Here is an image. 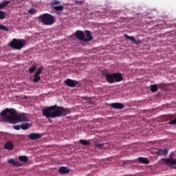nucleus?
Here are the masks:
<instances>
[{"label": "nucleus", "instance_id": "nucleus-19", "mask_svg": "<svg viewBox=\"0 0 176 176\" xmlns=\"http://www.w3.org/2000/svg\"><path fill=\"white\" fill-rule=\"evenodd\" d=\"M138 161L140 162V163H142L143 164H149V161L145 157H138Z\"/></svg>", "mask_w": 176, "mask_h": 176}, {"label": "nucleus", "instance_id": "nucleus-5", "mask_svg": "<svg viewBox=\"0 0 176 176\" xmlns=\"http://www.w3.org/2000/svg\"><path fill=\"white\" fill-rule=\"evenodd\" d=\"M43 71V67L41 66L40 67H38L34 74V79H33V82L34 83H38V82H39V80H41V74H42V72Z\"/></svg>", "mask_w": 176, "mask_h": 176}, {"label": "nucleus", "instance_id": "nucleus-3", "mask_svg": "<svg viewBox=\"0 0 176 176\" xmlns=\"http://www.w3.org/2000/svg\"><path fill=\"white\" fill-rule=\"evenodd\" d=\"M25 43H27V41L24 39L13 38L12 41L10 42L9 46L15 50H21V49L25 46Z\"/></svg>", "mask_w": 176, "mask_h": 176}, {"label": "nucleus", "instance_id": "nucleus-8", "mask_svg": "<svg viewBox=\"0 0 176 176\" xmlns=\"http://www.w3.org/2000/svg\"><path fill=\"white\" fill-rule=\"evenodd\" d=\"M104 78L108 83H115V74L113 73L107 74L104 76Z\"/></svg>", "mask_w": 176, "mask_h": 176}, {"label": "nucleus", "instance_id": "nucleus-24", "mask_svg": "<svg viewBox=\"0 0 176 176\" xmlns=\"http://www.w3.org/2000/svg\"><path fill=\"white\" fill-rule=\"evenodd\" d=\"M54 10L60 11V10H64V6H54Z\"/></svg>", "mask_w": 176, "mask_h": 176}, {"label": "nucleus", "instance_id": "nucleus-28", "mask_svg": "<svg viewBox=\"0 0 176 176\" xmlns=\"http://www.w3.org/2000/svg\"><path fill=\"white\" fill-rule=\"evenodd\" d=\"M95 146L96 148H102V146H104V143H96Z\"/></svg>", "mask_w": 176, "mask_h": 176}, {"label": "nucleus", "instance_id": "nucleus-33", "mask_svg": "<svg viewBox=\"0 0 176 176\" xmlns=\"http://www.w3.org/2000/svg\"><path fill=\"white\" fill-rule=\"evenodd\" d=\"M75 3H76L78 5V3H82V1H78L76 0Z\"/></svg>", "mask_w": 176, "mask_h": 176}, {"label": "nucleus", "instance_id": "nucleus-21", "mask_svg": "<svg viewBox=\"0 0 176 176\" xmlns=\"http://www.w3.org/2000/svg\"><path fill=\"white\" fill-rule=\"evenodd\" d=\"M19 160L20 162H23V163H27L28 162V157L23 155V156H19Z\"/></svg>", "mask_w": 176, "mask_h": 176}, {"label": "nucleus", "instance_id": "nucleus-22", "mask_svg": "<svg viewBox=\"0 0 176 176\" xmlns=\"http://www.w3.org/2000/svg\"><path fill=\"white\" fill-rule=\"evenodd\" d=\"M21 129L22 130H28V129H30V124L28 123L21 124Z\"/></svg>", "mask_w": 176, "mask_h": 176}, {"label": "nucleus", "instance_id": "nucleus-1", "mask_svg": "<svg viewBox=\"0 0 176 176\" xmlns=\"http://www.w3.org/2000/svg\"><path fill=\"white\" fill-rule=\"evenodd\" d=\"M1 122L8 123H17L21 122H30L28 114L25 113H17L14 109H5L0 113Z\"/></svg>", "mask_w": 176, "mask_h": 176}, {"label": "nucleus", "instance_id": "nucleus-14", "mask_svg": "<svg viewBox=\"0 0 176 176\" xmlns=\"http://www.w3.org/2000/svg\"><path fill=\"white\" fill-rule=\"evenodd\" d=\"M110 107H111V108H114L115 109H123V108H124L123 104L119 102L111 103Z\"/></svg>", "mask_w": 176, "mask_h": 176}, {"label": "nucleus", "instance_id": "nucleus-32", "mask_svg": "<svg viewBox=\"0 0 176 176\" xmlns=\"http://www.w3.org/2000/svg\"><path fill=\"white\" fill-rule=\"evenodd\" d=\"M116 12H115V11L110 12V16H116Z\"/></svg>", "mask_w": 176, "mask_h": 176}, {"label": "nucleus", "instance_id": "nucleus-4", "mask_svg": "<svg viewBox=\"0 0 176 176\" xmlns=\"http://www.w3.org/2000/svg\"><path fill=\"white\" fill-rule=\"evenodd\" d=\"M38 18L41 22L45 25H52V24H54V17L50 14H43L40 15Z\"/></svg>", "mask_w": 176, "mask_h": 176}, {"label": "nucleus", "instance_id": "nucleus-10", "mask_svg": "<svg viewBox=\"0 0 176 176\" xmlns=\"http://www.w3.org/2000/svg\"><path fill=\"white\" fill-rule=\"evenodd\" d=\"M124 38H126V39H129V41H131V42H133V43L135 45H141L142 42L140 40H135V37L132 36H129L127 34H124Z\"/></svg>", "mask_w": 176, "mask_h": 176}, {"label": "nucleus", "instance_id": "nucleus-25", "mask_svg": "<svg viewBox=\"0 0 176 176\" xmlns=\"http://www.w3.org/2000/svg\"><path fill=\"white\" fill-rule=\"evenodd\" d=\"M60 1L58 0H52L51 2H50V5L51 6H54V5H60Z\"/></svg>", "mask_w": 176, "mask_h": 176}, {"label": "nucleus", "instance_id": "nucleus-18", "mask_svg": "<svg viewBox=\"0 0 176 176\" xmlns=\"http://www.w3.org/2000/svg\"><path fill=\"white\" fill-rule=\"evenodd\" d=\"M58 171L60 174H68L69 169L67 168L65 166H61L59 168Z\"/></svg>", "mask_w": 176, "mask_h": 176}, {"label": "nucleus", "instance_id": "nucleus-15", "mask_svg": "<svg viewBox=\"0 0 176 176\" xmlns=\"http://www.w3.org/2000/svg\"><path fill=\"white\" fill-rule=\"evenodd\" d=\"M85 35L87 38L85 37V42H90L93 39V36H91L90 30H85Z\"/></svg>", "mask_w": 176, "mask_h": 176}, {"label": "nucleus", "instance_id": "nucleus-23", "mask_svg": "<svg viewBox=\"0 0 176 176\" xmlns=\"http://www.w3.org/2000/svg\"><path fill=\"white\" fill-rule=\"evenodd\" d=\"M157 90V85H151V91H152V93H156Z\"/></svg>", "mask_w": 176, "mask_h": 176}, {"label": "nucleus", "instance_id": "nucleus-20", "mask_svg": "<svg viewBox=\"0 0 176 176\" xmlns=\"http://www.w3.org/2000/svg\"><path fill=\"white\" fill-rule=\"evenodd\" d=\"M10 3V1H5L0 3V9H4V8H6L8 6V4Z\"/></svg>", "mask_w": 176, "mask_h": 176}, {"label": "nucleus", "instance_id": "nucleus-30", "mask_svg": "<svg viewBox=\"0 0 176 176\" xmlns=\"http://www.w3.org/2000/svg\"><path fill=\"white\" fill-rule=\"evenodd\" d=\"M36 10H35L34 8H31L30 10H28V13H30V14H34V13H36Z\"/></svg>", "mask_w": 176, "mask_h": 176}, {"label": "nucleus", "instance_id": "nucleus-2", "mask_svg": "<svg viewBox=\"0 0 176 176\" xmlns=\"http://www.w3.org/2000/svg\"><path fill=\"white\" fill-rule=\"evenodd\" d=\"M42 113L43 116H45L47 119H55V118H61L69 115L71 110L69 108H64L55 104L44 108L42 110Z\"/></svg>", "mask_w": 176, "mask_h": 176}, {"label": "nucleus", "instance_id": "nucleus-27", "mask_svg": "<svg viewBox=\"0 0 176 176\" xmlns=\"http://www.w3.org/2000/svg\"><path fill=\"white\" fill-rule=\"evenodd\" d=\"M82 100H85V101H88L89 104H93V101H91V98H87V96L82 97Z\"/></svg>", "mask_w": 176, "mask_h": 176}, {"label": "nucleus", "instance_id": "nucleus-16", "mask_svg": "<svg viewBox=\"0 0 176 176\" xmlns=\"http://www.w3.org/2000/svg\"><path fill=\"white\" fill-rule=\"evenodd\" d=\"M167 153H168V149L167 148H165L164 150L162 148H159L157 151V155H159L160 156H166Z\"/></svg>", "mask_w": 176, "mask_h": 176}, {"label": "nucleus", "instance_id": "nucleus-31", "mask_svg": "<svg viewBox=\"0 0 176 176\" xmlns=\"http://www.w3.org/2000/svg\"><path fill=\"white\" fill-rule=\"evenodd\" d=\"M14 130H20V129H21V125H15L14 126Z\"/></svg>", "mask_w": 176, "mask_h": 176}, {"label": "nucleus", "instance_id": "nucleus-17", "mask_svg": "<svg viewBox=\"0 0 176 176\" xmlns=\"http://www.w3.org/2000/svg\"><path fill=\"white\" fill-rule=\"evenodd\" d=\"M123 76L121 74L114 73V82H122Z\"/></svg>", "mask_w": 176, "mask_h": 176}, {"label": "nucleus", "instance_id": "nucleus-7", "mask_svg": "<svg viewBox=\"0 0 176 176\" xmlns=\"http://www.w3.org/2000/svg\"><path fill=\"white\" fill-rule=\"evenodd\" d=\"M5 19V12L3 11L0 10V20H3ZM0 30L1 31H9V28L3 25L0 24Z\"/></svg>", "mask_w": 176, "mask_h": 176}, {"label": "nucleus", "instance_id": "nucleus-26", "mask_svg": "<svg viewBox=\"0 0 176 176\" xmlns=\"http://www.w3.org/2000/svg\"><path fill=\"white\" fill-rule=\"evenodd\" d=\"M80 142L82 144V145H90V143L89 141L86 140H80Z\"/></svg>", "mask_w": 176, "mask_h": 176}, {"label": "nucleus", "instance_id": "nucleus-29", "mask_svg": "<svg viewBox=\"0 0 176 176\" xmlns=\"http://www.w3.org/2000/svg\"><path fill=\"white\" fill-rule=\"evenodd\" d=\"M35 69H36V67L35 66H32V67H30L29 69L30 74H32V72H34Z\"/></svg>", "mask_w": 176, "mask_h": 176}, {"label": "nucleus", "instance_id": "nucleus-9", "mask_svg": "<svg viewBox=\"0 0 176 176\" xmlns=\"http://www.w3.org/2000/svg\"><path fill=\"white\" fill-rule=\"evenodd\" d=\"M65 85L69 87H75L78 85V81L67 78L65 81Z\"/></svg>", "mask_w": 176, "mask_h": 176}, {"label": "nucleus", "instance_id": "nucleus-11", "mask_svg": "<svg viewBox=\"0 0 176 176\" xmlns=\"http://www.w3.org/2000/svg\"><path fill=\"white\" fill-rule=\"evenodd\" d=\"M76 36L78 39H79V41H83V42H85V33H83V32L80 30H77L76 32Z\"/></svg>", "mask_w": 176, "mask_h": 176}, {"label": "nucleus", "instance_id": "nucleus-13", "mask_svg": "<svg viewBox=\"0 0 176 176\" xmlns=\"http://www.w3.org/2000/svg\"><path fill=\"white\" fill-rule=\"evenodd\" d=\"M8 162L10 164H12V166H15L16 167H23V163L21 162H17L14 159H8Z\"/></svg>", "mask_w": 176, "mask_h": 176}, {"label": "nucleus", "instance_id": "nucleus-12", "mask_svg": "<svg viewBox=\"0 0 176 176\" xmlns=\"http://www.w3.org/2000/svg\"><path fill=\"white\" fill-rule=\"evenodd\" d=\"M4 148L7 149V151H13L14 148V144H13V142L11 141H8L5 144H4Z\"/></svg>", "mask_w": 176, "mask_h": 176}, {"label": "nucleus", "instance_id": "nucleus-6", "mask_svg": "<svg viewBox=\"0 0 176 176\" xmlns=\"http://www.w3.org/2000/svg\"><path fill=\"white\" fill-rule=\"evenodd\" d=\"M43 135L42 133H32L28 135V137L29 140H31L32 141H34L35 140H39V138H42Z\"/></svg>", "mask_w": 176, "mask_h": 176}]
</instances>
